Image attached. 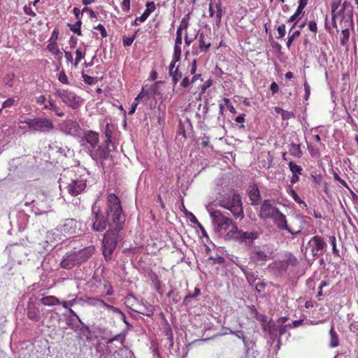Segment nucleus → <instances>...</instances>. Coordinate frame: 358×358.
<instances>
[{
	"label": "nucleus",
	"mask_w": 358,
	"mask_h": 358,
	"mask_svg": "<svg viewBox=\"0 0 358 358\" xmlns=\"http://www.w3.org/2000/svg\"><path fill=\"white\" fill-rule=\"evenodd\" d=\"M92 225L94 231L103 232L107 227L108 230L103 238V255L110 259L120 239V232L124 229L125 215L120 198L114 193L108 195L106 213L99 206H93L92 209Z\"/></svg>",
	"instance_id": "1"
},
{
	"label": "nucleus",
	"mask_w": 358,
	"mask_h": 358,
	"mask_svg": "<svg viewBox=\"0 0 358 358\" xmlns=\"http://www.w3.org/2000/svg\"><path fill=\"white\" fill-rule=\"evenodd\" d=\"M218 206L231 212L233 217L240 220L244 217L243 202L239 194L234 192L221 195Z\"/></svg>",
	"instance_id": "2"
},
{
	"label": "nucleus",
	"mask_w": 358,
	"mask_h": 358,
	"mask_svg": "<svg viewBox=\"0 0 358 358\" xmlns=\"http://www.w3.org/2000/svg\"><path fill=\"white\" fill-rule=\"evenodd\" d=\"M79 231L80 228L77 221L73 219H66L54 229L53 234L58 238L57 241H64L65 239L77 236Z\"/></svg>",
	"instance_id": "3"
},
{
	"label": "nucleus",
	"mask_w": 358,
	"mask_h": 358,
	"mask_svg": "<svg viewBox=\"0 0 358 358\" xmlns=\"http://www.w3.org/2000/svg\"><path fill=\"white\" fill-rule=\"evenodd\" d=\"M210 216L212 219L213 228L215 232L219 233L220 235L226 234L227 231L234 229V225H237L234 220L229 217L224 215L220 210H213L210 213Z\"/></svg>",
	"instance_id": "4"
},
{
	"label": "nucleus",
	"mask_w": 358,
	"mask_h": 358,
	"mask_svg": "<svg viewBox=\"0 0 358 358\" xmlns=\"http://www.w3.org/2000/svg\"><path fill=\"white\" fill-rule=\"evenodd\" d=\"M341 1H334L331 3V15H332V25L334 27L337 28L336 20L342 22L345 17L352 20V6L348 1H344L341 5V8L338 9Z\"/></svg>",
	"instance_id": "5"
},
{
	"label": "nucleus",
	"mask_w": 358,
	"mask_h": 358,
	"mask_svg": "<svg viewBox=\"0 0 358 358\" xmlns=\"http://www.w3.org/2000/svg\"><path fill=\"white\" fill-rule=\"evenodd\" d=\"M257 232L255 231H243L238 228L237 225H234V229H229L225 235L226 240H235L241 243H252L254 240L258 238Z\"/></svg>",
	"instance_id": "6"
},
{
	"label": "nucleus",
	"mask_w": 358,
	"mask_h": 358,
	"mask_svg": "<svg viewBox=\"0 0 358 358\" xmlns=\"http://www.w3.org/2000/svg\"><path fill=\"white\" fill-rule=\"evenodd\" d=\"M272 220H273L274 223L280 230H286L292 235L299 234L303 229L306 224L305 221L302 217H297L295 221L300 224V226L297 229H294L292 227L288 226L285 215L280 210H278V213H276Z\"/></svg>",
	"instance_id": "7"
},
{
	"label": "nucleus",
	"mask_w": 358,
	"mask_h": 358,
	"mask_svg": "<svg viewBox=\"0 0 358 358\" xmlns=\"http://www.w3.org/2000/svg\"><path fill=\"white\" fill-rule=\"evenodd\" d=\"M55 94L62 100L64 103L72 109H77L80 105V97L71 90L58 89Z\"/></svg>",
	"instance_id": "8"
},
{
	"label": "nucleus",
	"mask_w": 358,
	"mask_h": 358,
	"mask_svg": "<svg viewBox=\"0 0 358 358\" xmlns=\"http://www.w3.org/2000/svg\"><path fill=\"white\" fill-rule=\"evenodd\" d=\"M55 128L53 122L51 119L47 117H35L30 128V131L34 132H50Z\"/></svg>",
	"instance_id": "9"
},
{
	"label": "nucleus",
	"mask_w": 358,
	"mask_h": 358,
	"mask_svg": "<svg viewBox=\"0 0 358 358\" xmlns=\"http://www.w3.org/2000/svg\"><path fill=\"white\" fill-rule=\"evenodd\" d=\"M80 143L81 146L88 149L89 151L94 150L99 143V134L92 130H85L83 131Z\"/></svg>",
	"instance_id": "10"
},
{
	"label": "nucleus",
	"mask_w": 358,
	"mask_h": 358,
	"mask_svg": "<svg viewBox=\"0 0 358 358\" xmlns=\"http://www.w3.org/2000/svg\"><path fill=\"white\" fill-rule=\"evenodd\" d=\"M278 210L273 206L271 200L265 199L261 205L258 215L262 220L272 219Z\"/></svg>",
	"instance_id": "11"
},
{
	"label": "nucleus",
	"mask_w": 358,
	"mask_h": 358,
	"mask_svg": "<svg viewBox=\"0 0 358 358\" xmlns=\"http://www.w3.org/2000/svg\"><path fill=\"white\" fill-rule=\"evenodd\" d=\"M223 15L222 0H210L209 3V17L215 16V22L217 26L221 23Z\"/></svg>",
	"instance_id": "12"
},
{
	"label": "nucleus",
	"mask_w": 358,
	"mask_h": 358,
	"mask_svg": "<svg viewBox=\"0 0 358 358\" xmlns=\"http://www.w3.org/2000/svg\"><path fill=\"white\" fill-rule=\"evenodd\" d=\"M309 243L311 244V253L314 257L322 255L321 251L327 245L324 238L320 236H315L312 237Z\"/></svg>",
	"instance_id": "13"
},
{
	"label": "nucleus",
	"mask_w": 358,
	"mask_h": 358,
	"mask_svg": "<svg viewBox=\"0 0 358 358\" xmlns=\"http://www.w3.org/2000/svg\"><path fill=\"white\" fill-rule=\"evenodd\" d=\"M90 155L93 159L102 162L109 158L110 150L108 146L99 145L95 150H90Z\"/></svg>",
	"instance_id": "14"
},
{
	"label": "nucleus",
	"mask_w": 358,
	"mask_h": 358,
	"mask_svg": "<svg viewBox=\"0 0 358 358\" xmlns=\"http://www.w3.org/2000/svg\"><path fill=\"white\" fill-rule=\"evenodd\" d=\"M86 188V183L83 180H72L66 187L67 192L71 196H77Z\"/></svg>",
	"instance_id": "15"
},
{
	"label": "nucleus",
	"mask_w": 358,
	"mask_h": 358,
	"mask_svg": "<svg viewBox=\"0 0 358 358\" xmlns=\"http://www.w3.org/2000/svg\"><path fill=\"white\" fill-rule=\"evenodd\" d=\"M199 34L198 47L201 52L206 53L211 47V38L204 32H201Z\"/></svg>",
	"instance_id": "16"
},
{
	"label": "nucleus",
	"mask_w": 358,
	"mask_h": 358,
	"mask_svg": "<svg viewBox=\"0 0 358 358\" xmlns=\"http://www.w3.org/2000/svg\"><path fill=\"white\" fill-rule=\"evenodd\" d=\"M95 251V248L93 246H89L82 249L77 252H74L75 257L78 259V262L80 264L87 261L94 253Z\"/></svg>",
	"instance_id": "17"
},
{
	"label": "nucleus",
	"mask_w": 358,
	"mask_h": 358,
	"mask_svg": "<svg viewBox=\"0 0 358 358\" xmlns=\"http://www.w3.org/2000/svg\"><path fill=\"white\" fill-rule=\"evenodd\" d=\"M76 265H80L73 253L67 254L61 262V266L64 268L70 269Z\"/></svg>",
	"instance_id": "18"
},
{
	"label": "nucleus",
	"mask_w": 358,
	"mask_h": 358,
	"mask_svg": "<svg viewBox=\"0 0 358 358\" xmlns=\"http://www.w3.org/2000/svg\"><path fill=\"white\" fill-rule=\"evenodd\" d=\"M268 256L263 251H252L250 258L257 265H264L267 261Z\"/></svg>",
	"instance_id": "19"
},
{
	"label": "nucleus",
	"mask_w": 358,
	"mask_h": 358,
	"mask_svg": "<svg viewBox=\"0 0 358 358\" xmlns=\"http://www.w3.org/2000/svg\"><path fill=\"white\" fill-rule=\"evenodd\" d=\"M248 196L251 205L256 206L259 204V201H261V195L257 185H252L250 187L248 191Z\"/></svg>",
	"instance_id": "20"
},
{
	"label": "nucleus",
	"mask_w": 358,
	"mask_h": 358,
	"mask_svg": "<svg viewBox=\"0 0 358 358\" xmlns=\"http://www.w3.org/2000/svg\"><path fill=\"white\" fill-rule=\"evenodd\" d=\"M133 310L148 317L152 316L155 313L154 307L148 302H143L138 308H133Z\"/></svg>",
	"instance_id": "21"
},
{
	"label": "nucleus",
	"mask_w": 358,
	"mask_h": 358,
	"mask_svg": "<svg viewBox=\"0 0 358 358\" xmlns=\"http://www.w3.org/2000/svg\"><path fill=\"white\" fill-rule=\"evenodd\" d=\"M47 49L55 56V57L58 61H60L62 59L63 54L60 51L57 41H50V43L47 46Z\"/></svg>",
	"instance_id": "22"
},
{
	"label": "nucleus",
	"mask_w": 358,
	"mask_h": 358,
	"mask_svg": "<svg viewBox=\"0 0 358 358\" xmlns=\"http://www.w3.org/2000/svg\"><path fill=\"white\" fill-rule=\"evenodd\" d=\"M43 108L55 110L56 115L58 117H63L64 115V113L52 101L50 96H49V99L46 101Z\"/></svg>",
	"instance_id": "23"
},
{
	"label": "nucleus",
	"mask_w": 358,
	"mask_h": 358,
	"mask_svg": "<svg viewBox=\"0 0 358 358\" xmlns=\"http://www.w3.org/2000/svg\"><path fill=\"white\" fill-rule=\"evenodd\" d=\"M40 301L44 306H52L60 304L59 299L52 295L44 296Z\"/></svg>",
	"instance_id": "24"
},
{
	"label": "nucleus",
	"mask_w": 358,
	"mask_h": 358,
	"mask_svg": "<svg viewBox=\"0 0 358 358\" xmlns=\"http://www.w3.org/2000/svg\"><path fill=\"white\" fill-rule=\"evenodd\" d=\"M65 128L70 134H76L80 129L79 124L73 120H68L65 122Z\"/></svg>",
	"instance_id": "25"
},
{
	"label": "nucleus",
	"mask_w": 358,
	"mask_h": 358,
	"mask_svg": "<svg viewBox=\"0 0 358 358\" xmlns=\"http://www.w3.org/2000/svg\"><path fill=\"white\" fill-rule=\"evenodd\" d=\"M289 152L290 155L294 157L300 158L303 155L300 144L292 143L289 146Z\"/></svg>",
	"instance_id": "26"
},
{
	"label": "nucleus",
	"mask_w": 358,
	"mask_h": 358,
	"mask_svg": "<svg viewBox=\"0 0 358 358\" xmlns=\"http://www.w3.org/2000/svg\"><path fill=\"white\" fill-rule=\"evenodd\" d=\"M75 54H76V58L74 59L73 65L74 68L76 69L78 66V64L80 62V61L85 58V56L86 54V50L79 48L76 50Z\"/></svg>",
	"instance_id": "27"
},
{
	"label": "nucleus",
	"mask_w": 358,
	"mask_h": 358,
	"mask_svg": "<svg viewBox=\"0 0 358 358\" xmlns=\"http://www.w3.org/2000/svg\"><path fill=\"white\" fill-rule=\"evenodd\" d=\"M329 335H330V343L329 345L331 348H336L339 344V340H338V336L336 331L334 329V326H331L330 331H329Z\"/></svg>",
	"instance_id": "28"
},
{
	"label": "nucleus",
	"mask_w": 358,
	"mask_h": 358,
	"mask_svg": "<svg viewBox=\"0 0 358 358\" xmlns=\"http://www.w3.org/2000/svg\"><path fill=\"white\" fill-rule=\"evenodd\" d=\"M103 285V291H95L94 290V292L97 293L101 296H110L113 293V289L112 286L107 283L101 284Z\"/></svg>",
	"instance_id": "29"
},
{
	"label": "nucleus",
	"mask_w": 358,
	"mask_h": 358,
	"mask_svg": "<svg viewBox=\"0 0 358 358\" xmlns=\"http://www.w3.org/2000/svg\"><path fill=\"white\" fill-rule=\"evenodd\" d=\"M298 261L297 259L292 255V254H288L285 256V259L282 262V266H294L297 265Z\"/></svg>",
	"instance_id": "30"
},
{
	"label": "nucleus",
	"mask_w": 358,
	"mask_h": 358,
	"mask_svg": "<svg viewBox=\"0 0 358 358\" xmlns=\"http://www.w3.org/2000/svg\"><path fill=\"white\" fill-rule=\"evenodd\" d=\"M287 193L292 196L293 199L299 204H303V206L306 207V203L304 201H303L299 196L297 194V193L292 188L291 186H289L287 189Z\"/></svg>",
	"instance_id": "31"
},
{
	"label": "nucleus",
	"mask_w": 358,
	"mask_h": 358,
	"mask_svg": "<svg viewBox=\"0 0 358 358\" xmlns=\"http://www.w3.org/2000/svg\"><path fill=\"white\" fill-rule=\"evenodd\" d=\"M169 75L172 78L173 85V87H175L176 85H177V83H178V81L182 78V73L179 70V68L177 67L176 69H175L174 71L172 72V74H169Z\"/></svg>",
	"instance_id": "32"
},
{
	"label": "nucleus",
	"mask_w": 358,
	"mask_h": 358,
	"mask_svg": "<svg viewBox=\"0 0 358 358\" xmlns=\"http://www.w3.org/2000/svg\"><path fill=\"white\" fill-rule=\"evenodd\" d=\"M14 78H15L14 73H13V72L8 73L3 78V83L6 86L11 87L13 85Z\"/></svg>",
	"instance_id": "33"
},
{
	"label": "nucleus",
	"mask_w": 358,
	"mask_h": 358,
	"mask_svg": "<svg viewBox=\"0 0 358 358\" xmlns=\"http://www.w3.org/2000/svg\"><path fill=\"white\" fill-rule=\"evenodd\" d=\"M113 341H118L120 342V345H124V343L125 341V334H119L117 335H115L114 337L109 338L106 342L108 346L109 347V344L113 343Z\"/></svg>",
	"instance_id": "34"
},
{
	"label": "nucleus",
	"mask_w": 358,
	"mask_h": 358,
	"mask_svg": "<svg viewBox=\"0 0 358 358\" xmlns=\"http://www.w3.org/2000/svg\"><path fill=\"white\" fill-rule=\"evenodd\" d=\"M189 19H190V14L188 13L185 17H182L177 30L179 31H182L183 29H187L189 25Z\"/></svg>",
	"instance_id": "35"
},
{
	"label": "nucleus",
	"mask_w": 358,
	"mask_h": 358,
	"mask_svg": "<svg viewBox=\"0 0 358 358\" xmlns=\"http://www.w3.org/2000/svg\"><path fill=\"white\" fill-rule=\"evenodd\" d=\"M289 168L292 174L301 175L303 169L293 162L289 163Z\"/></svg>",
	"instance_id": "36"
},
{
	"label": "nucleus",
	"mask_w": 358,
	"mask_h": 358,
	"mask_svg": "<svg viewBox=\"0 0 358 358\" xmlns=\"http://www.w3.org/2000/svg\"><path fill=\"white\" fill-rule=\"evenodd\" d=\"M146 90L150 96H154L158 94L159 90V83L156 82L153 85H150L149 87H147Z\"/></svg>",
	"instance_id": "37"
},
{
	"label": "nucleus",
	"mask_w": 358,
	"mask_h": 358,
	"mask_svg": "<svg viewBox=\"0 0 358 358\" xmlns=\"http://www.w3.org/2000/svg\"><path fill=\"white\" fill-rule=\"evenodd\" d=\"M81 24H82V22H81L80 20H78L75 24H69L68 26L72 31H73L74 33L77 34L79 36H81L82 35V32H81V29H80Z\"/></svg>",
	"instance_id": "38"
},
{
	"label": "nucleus",
	"mask_w": 358,
	"mask_h": 358,
	"mask_svg": "<svg viewBox=\"0 0 358 358\" xmlns=\"http://www.w3.org/2000/svg\"><path fill=\"white\" fill-rule=\"evenodd\" d=\"M82 78H83L84 82L90 85H93L97 83L98 78L96 77H92L82 73Z\"/></svg>",
	"instance_id": "39"
},
{
	"label": "nucleus",
	"mask_w": 358,
	"mask_h": 358,
	"mask_svg": "<svg viewBox=\"0 0 358 358\" xmlns=\"http://www.w3.org/2000/svg\"><path fill=\"white\" fill-rule=\"evenodd\" d=\"M212 85H213V80L211 79H208L206 81H205V83L201 86V90H200L199 93L198 94V97L196 98V99H200L201 95L203 94H204L205 92L206 91V90L208 88H209L210 87H211Z\"/></svg>",
	"instance_id": "40"
},
{
	"label": "nucleus",
	"mask_w": 358,
	"mask_h": 358,
	"mask_svg": "<svg viewBox=\"0 0 358 358\" xmlns=\"http://www.w3.org/2000/svg\"><path fill=\"white\" fill-rule=\"evenodd\" d=\"M27 316L29 320L34 322H38L41 319L38 311L36 310H29L27 311Z\"/></svg>",
	"instance_id": "41"
},
{
	"label": "nucleus",
	"mask_w": 358,
	"mask_h": 358,
	"mask_svg": "<svg viewBox=\"0 0 358 358\" xmlns=\"http://www.w3.org/2000/svg\"><path fill=\"white\" fill-rule=\"evenodd\" d=\"M350 38V31L348 28L342 30V37L341 38V44L344 46L347 45Z\"/></svg>",
	"instance_id": "42"
},
{
	"label": "nucleus",
	"mask_w": 358,
	"mask_h": 358,
	"mask_svg": "<svg viewBox=\"0 0 358 358\" xmlns=\"http://www.w3.org/2000/svg\"><path fill=\"white\" fill-rule=\"evenodd\" d=\"M300 34H301L300 31L296 30V31H294L290 36H289V37L287 38V43H286L288 49L290 48L294 39L297 38L300 36Z\"/></svg>",
	"instance_id": "43"
},
{
	"label": "nucleus",
	"mask_w": 358,
	"mask_h": 358,
	"mask_svg": "<svg viewBox=\"0 0 358 358\" xmlns=\"http://www.w3.org/2000/svg\"><path fill=\"white\" fill-rule=\"evenodd\" d=\"M329 243H331L332 246V252L334 256L338 257L339 256V251L336 248V239L334 236H329Z\"/></svg>",
	"instance_id": "44"
},
{
	"label": "nucleus",
	"mask_w": 358,
	"mask_h": 358,
	"mask_svg": "<svg viewBox=\"0 0 358 358\" xmlns=\"http://www.w3.org/2000/svg\"><path fill=\"white\" fill-rule=\"evenodd\" d=\"M181 45L175 44L174 45V52L173 58L175 59V62H178L181 57Z\"/></svg>",
	"instance_id": "45"
},
{
	"label": "nucleus",
	"mask_w": 358,
	"mask_h": 358,
	"mask_svg": "<svg viewBox=\"0 0 358 358\" xmlns=\"http://www.w3.org/2000/svg\"><path fill=\"white\" fill-rule=\"evenodd\" d=\"M147 85H144L142 87L141 91L140 93L137 95V96L135 98V101L138 102V101L145 96H148V99H149V95L148 94V92L146 90Z\"/></svg>",
	"instance_id": "46"
},
{
	"label": "nucleus",
	"mask_w": 358,
	"mask_h": 358,
	"mask_svg": "<svg viewBox=\"0 0 358 358\" xmlns=\"http://www.w3.org/2000/svg\"><path fill=\"white\" fill-rule=\"evenodd\" d=\"M201 293V290L198 287H195L194 289V293L193 294H187L185 298H184V300H183V303L186 304L187 303V301L189 299H192V298H194V297H196V296H198Z\"/></svg>",
	"instance_id": "47"
},
{
	"label": "nucleus",
	"mask_w": 358,
	"mask_h": 358,
	"mask_svg": "<svg viewBox=\"0 0 358 358\" xmlns=\"http://www.w3.org/2000/svg\"><path fill=\"white\" fill-rule=\"evenodd\" d=\"M58 80L62 84L69 85V81L68 77H67L66 73L64 72V71H62L59 72V73L58 75Z\"/></svg>",
	"instance_id": "48"
},
{
	"label": "nucleus",
	"mask_w": 358,
	"mask_h": 358,
	"mask_svg": "<svg viewBox=\"0 0 358 358\" xmlns=\"http://www.w3.org/2000/svg\"><path fill=\"white\" fill-rule=\"evenodd\" d=\"M16 103H17V101L14 99L8 98L3 102L2 108L1 109L2 110L3 108H8V107L15 106V105H16Z\"/></svg>",
	"instance_id": "49"
},
{
	"label": "nucleus",
	"mask_w": 358,
	"mask_h": 358,
	"mask_svg": "<svg viewBox=\"0 0 358 358\" xmlns=\"http://www.w3.org/2000/svg\"><path fill=\"white\" fill-rule=\"evenodd\" d=\"M114 127L110 123H107L105 127L104 135L106 137H112Z\"/></svg>",
	"instance_id": "50"
},
{
	"label": "nucleus",
	"mask_w": 358,
	"mask_h": 358,
	"mask_svg": "<svg viewBox=\"0 0 358 358\" xmlns=\"http://www.w3.org/2000/svg\"><path fill=\"white\" fill-rule=\"evenodd\" d=\"M136 300L135 296L133 294H128L126 297L125 304L133 310L134 308L133 302Z\"/></svg>",
	"instance_id": "51"
},
{
	"label": "nucleus",
	"mask_w": 358,
	"mask_h": 358,
	"mask_svg": "<svg viewBox=\"0 0 358 358\" xmlns=\"http://www.w3.org/2000/svg\"><path fill=\"white\" fill-rule=\"evenodd\" d=\"M18 121L19 123L27 124L28 125L29 129L30 130L33 122V118H27L24 116H20Z\"/></svg>",
	"instance_id": "52"
},
{
	"label": "nucleus",
	"mask_w": 358,
	"mask_h": 358,
	"mask_svg": "<svg viewBox=\"0 0 358 358\" xmlns=\"http://www.w3.org/2000/svg\"><path fill=\"white\" fill-rule=\"evenodd\" d=\"M285 29H286L285 24H282L278 27L277 31L278 33V38H283L285 36V34H286Z\"/></svg>",
	"instance_id": "53"
},
{
	"label": "nucleus",
	"mask_w": 358,
	"mask_h": 358,
	"mask_svg": "<svg viewBox=\"0 0 358 358\" xmlns=\"http://www.w3.org/2000/svg\"><path fill=\"white\" fill-rule=\"evenodd\" d=\"M76 300V298H74L69 301H64L62 302L60 301V304H62L64 308L69 309L71 308V306L74 305Z\"/></svg>",
	"instance_id": "54"
},
{
	"label": "nucleus",
	"mask_w": 358,
	"mask_h": 358,
	"mask_svg": "<svg viewBox=\"0 0 358 358\" xmlns=\"http://www.w3.org/2000/svg\"><path fill=\"white\" fill-rule=\"evenodd\" d=\"M281 117L283 120H289L291 118L294 117V114L293 112L284 110L281 115Z\"/></svg>",
	"instance_id": "55"
},
{
	"label": "nucleus",
	"mask_w": 358,
	"mask_h": 358,
	"mask_svg": "<svg viewBox=\"0 0 358 358\" xmlns=\"http://www.w3.org/2000/svg\"><path fill=\"white\" fill-rule=\"evenodd\" d=\"M136 38V34L131 37H125L123 38V45L124 46L131 45Z\"/></svg>",
	"instance_id": "56"
},
{
	"label": "nucleus",
	"mask_w": 358,
	"mask_h": 358,
	"mask_svg": "<svg viewBox=\"0 0 358 358\" xmlns=\"http://www.w3.org/2000/svg\"><path fill=\"white\" fill-rule=\"evenodd\" d=\"M94 29L100 31V34L103 38H106L108 36L107 31L103 25L99 24L96 27H94Z\"/></svg>",
	"instance_id": "57"
},
{
	"label": "nucleus",
	"mask_w": 358,
	"mask_h": 358,
	"mask_svg": "<svg viewBox=\"0 0 358 358\" xmlns=\"http://www.w3.org/2000/svg\"><path fill=\"white\" fill-rule=\"evenodd\" d=\"M156 8L155 3L153 1L148 2L146 3V9L145 11L148 12V13H151L155 11Z\"/></svg>",
	"instance_id": "58"
},
{
	"label": "nucleus",
	"mask_w": 358,
	"mask_h": 358,
	"mask_svg": "<svg viewBox=\"0 0 358 358\" xmlns=\"http://www.w3.org/2000/svg\"><path fill=\"white\" fill-rule=\"evenodd\" d=\"M333 177L335 180L339 182L343 187H345L346 188L348 187L347 182L342 178H341L337 173L334 172Z\"/></svg>",
	"instance_id": "59"
},
{
	"label": "nucleus",
	"mask_w": 358,
	"mask_h": 358,
	"mask_svg": "<svg viewBox=\"0 0 358 358\" xmlns=\"http://www.w3.org/2000/svg\"><path fill=\"white\" fill-rule=\"evenodd\" d=\"M196 35L190 36L187 34L186 36H185V44L187 46H189L190 44L196 39Z\"/></svg>",
	"instance_id": "60"
},
{
	"label": "nucleus",
	"mask_w": 358,
	"mask_h": 358,
	"mask_svg": "<svg viewBox=\"0 0 358 358\" xmlns=\"http://www.w3.org/2000/svg\"><path fill=\"white\" fill-rule=\"evenodd\" d=\"M121 7L123 11L128 12L130 10V0H123Z\"/></svg>",
	"instance_id": "61"
},
{
	"label": "nucleus",
	"mask_w": 358,
	"mask_h": 358,
	"mask_svg": "<svg viewBox=\"0 0 358 358\" xmlns=\"http://www.w3.org/2000/svg\"><path fill=\"white\" fill-rule=\"evenodd\" d=\"M99 298L96 297H87L85 301L87 304L93 306H96L98 303Z\"/></svg>",
	"instance_id": "62"
},
{
	"label": "nucleus",
	"mask_w": 358,
	"mask_h": 358,
	"mask_svg": "<svg viewBox=\"0 0 358 358\" xmlns=\"http://www.w3.org/2000/svg\"><path fill=\"white\" fill-rule=\"evenodd\" d=\"M190 83H192L191 80L187 76H185L180 83V86L182 88H187L189 86Z\"/></svg>",
	"instance_id": "63"
},
{
	"label": "nucleus",
	"mask_w": 358,
	"mask_h": 358,
	"mask_svg": "<svg viewBox=\"0 0 358 358\" xmlns=\"http://www.w3.org/2000/svg\"><path fill=\"white\" fill-rule=\"evenodd\" d=\"M308 29L315 34L317 31V24L315 21H310L308 24Z\"/></svg>",
	"instance_id": "64"
}]
</instances>
